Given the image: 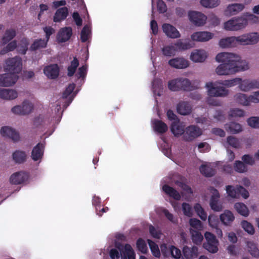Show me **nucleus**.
Segmentation results:
<instances>
[{"label": "nucleus", "mask_w": 259, "mask_h": 259, "mask_svg": "<svg viewBox=\"0 0 259 259\" xmlns=\"http://www.w3.org/2000/svg\"><path fill=\"white\" fill-rule=\"evenodd\" d=\"M4 70L8 73L0 75V86L11 87L14 85L21 73L22 66H4Z\"/></svg>", "instance_id": "nucleus-1"}, {"label": "nucleus", "mask_w": 259, "mask_h": 259, "mask_svg": "<svg viewBox=\"0 0 259 259\" xmlns=\"http://www.w3.org/2000/svg\"><path fill=\"white\" fill-rule=\"evenodd\" d=\"M168 88L171 91H191L195 89L191 81L187 78H178L168 82Z\"/></svg>", "instance_id": "nucleus-2"}, {"label": "nucleus", "mask_w": 259, "mask_h": 259, "mask_svg": "<svg viewBox=\"0 0 259 259\" xmlns=\"http://www.w3.org/2000/svg\"><path fill=\"white\" fill-rule=\"evenodd\" d=\"M215 60L221 65H237L236 63L240 62V56L232 53L221 52L217 54Z\"/></svg>", "instance_id": "nucleus-3"}, {"label": "nucleus", "mask_w": 259, "mask_h": 259, "mask_svg": "<svg viewBox=\"0 0 259 259\" xmlns=\"http://www.w3.org/2000/svg\"><path fill=\"white\" fill-rule=\"evenodd\" d=\"M247 25V20L243 17H234L224 23V28L227 30L237 31Z\"/></svg>", "instance_id": "nucleus-4"}, {"label": "nucleus", "mask_w": 259, "mask_h": 259, "mask_svg": "<svg viewBox=\"0 0 259 259\" xmlns=\"http://www.w3.org/2000/svg\"><path fill=\"white\" fill-rule=\"evenodd\" d=\"M249 66H218L215 69L219 75H228L249 69Z\"/></svg>", "instance_id": "nucleus-5"}, {"label": "nucleus", "mask_w": 259, "mask_h": 259, "mask_svg": "<svg viewBox=\"0 0 259 259\" xmlns=\"http://www.w3.org/2000/svg\"><path fill=\"white\" fill-rule=\"evenodd\" d=\"M33 109V105L28 100L23 102L21 105H17L12 108L14 114L25 115L30 113Z\"/></svg>", "instance_id": "nucleus-6"}, {"label": "nucleus", "mask_w": 259, "mask_h": 259, "mask_svg": "<svg viewBox=\"0 0 259 259\" xmlns=\"http://www.w3.org/2000/svg\"><path fill=\"white\" fill-rule=\"evenodd\" d=\"M238 42L242 45H252L259 41V34L257 32H252L237 36Z\"/></svg>", "instance_id": "nucleus-7"}, {"label": "nucleus", "mask_w": 259, "mask_h": 259, "mask_svg": "<svg viewBox=\"0 0 259 259\" xmlns=\"http://www.w3.org/2000/svg\"><path fill=\"white\" fill-rule=\"evenodd\" d=\"M201 134L202 131L200 128L195 125H192L186 128L183 138L185 141L190 142L201 136Z\"/></svg>", "instance_id": "nucleus-8"}, {"label": "nucleus", "mask_w": 259, "mask_h": 259, "mask_svg": "<svg viewBox=\"0 0 259 259\" xmlns=\"http://www.w3.org/2000/svg\"><path fill=\"white\" fill-rule=\"evenodd\" d=\"M208 95L210 97H225L228 94V90L223 87H214L212 82L207 83Z\"/></svg>", "instance_id": "nucleus-9"}, {"label": "nucleus", "mask_w": 259, "mask_h": 259, "mask_svg": "<svg viewBox=\"0 0 259 259\" xmlns=\"http://www.w3.org/2000/svg\"><path fill=\"white\" fill-rule=\"evenodd\" d=\"M190 20L196 26H202L206 23V17L203 14L196 11H190L188 13Z\"/></svg>", "instance_id": "nucleus-10"}, {"label": "nucleus", "mask_w": 259, "mask_h": 259, "mask_svg": "<svg viewBox=\"0 0 259 259\" xmlns=\"http://www.w3.org/2000/svg\"><path fill=\"white\" fill-rule=\"evenodd\" d=\"M117 248L120 252L122 259H136L135 252L131 245L126 244L123 246L118 244Z\"/></svg>", "instance_id": "nucleus-11"}, {"label": "nucleus", "mask_w": 259, "mask_h": 259, "mask_svg": "<svg viewBox=\"0 0 259 259\" xmlns=\"http://www.w3.org/2000/svg\"><path fill=\"white\" fill-rule=\"evenodd\" d=\"M239 84L240 89L244 92L253 89H259V78L253 80L241 79Z\"/></svg>", "instance_id": "nucleus-12"}, {"label": "nucleus", "mask_w": 259, "mask_h": 259, "mask_svg": "<svg viewBox=\"0 0 259 259\" xmlns=\"http://www.w3.org/2000/svg\"><path fill=\"white\" fill-rule=\"evenodd\" d=\"M162 29L165 35L169 38H178L181 36V34L177 28L170 24L164 23L162 25Z\"/></svg>", "instance_id": "nucleus-13"}, {"label": "nucleus", "mask_w": 259, "mask_h": 259, "mask_svg": "<svg viewBox=\"0 0 259 259\" xmlns=\"http://www.w3.org/2000/svg\"><path fill=\"white\" fill-rule=\"evenodd\" d=\"M1 134L3 137H8L14 142H17L20 140L18 133L9 126L2 127Z\"/></svg>", "instance_id": "nucleus-14"}, {"label": "nucleus", "mask_w": 259, "mask_h": 259, "mask_svg": "<svg viewBox=\"0 0 259 259\" xmlns=\"http://www.w3.org/2000/svg\"><path fill=\"white\" fill-rule=\"evenodd\" d=\"M44 149L45 144L38 143L32 150L31 155L32 159L35 161L41 159L44 155Z\"/></svg>", "instance_id": "nucleus-15"}, {"label": "nucleus", "mask_w": 259, "mask_h": 259, "mask_svg": "<svg viewBox=\"0 0 259 259\" xmlns=\"http://www.w3.org/2000/svg\"><path fill=\"white\" fill-rule=\"evenodd\" d=\"M28 178L27 173L20 171L13 174L10 177V181L12 184L18 185L24 183L27 180Z\"/></svg>", "instance_id": "nucleus-16"}, {"label": "nucleus", "mask_w": 259, "mask_h": 259, "mask_svg": "<svg viewBox=\"0 0 259 259\" xmlns=\"http://www.w3.org/2000/svg\"><path fill=\"white\" fill-rule=\"evenodd\" d=\"M72 34V28L70 27H65L60 30L57 35V39L61 42H66L70 38Z\"/></svg>", "instance_id": "nucleus-17"}, {"label": "nucleus", "mask_w": 259, "mask_h": 259, "mask_svg": "<svg viewBox=\"0 0 259 259\" xmlns=\"http://www.w3.org/2000/svg\"><path fill=\"white\" fill-rule=\"evenodd\" d=\"M207 57V54L204 50H195L190 55V59L195 62H203Z\"/></svg>", "instance_id": "nucleus-18"}, {"label": "nucleus", "mask_w": 259, "mask_h": 259, "mask_svg": "<svg viewBox=\"0 0 259 259\" xmlns=\"http://www.w3.org/2000/svg\"><path fill=\"white\" fill-rule=\"evenodd\" d=\"M213 34L209 32L199 31L194 33L191 35V39L197 41H206L212 38Z\"/></svg>", "instance_id": "nucleus-19"}, {"label": "nucleus", "mask_w": 259, "mask_h": 259, "mask_svg": "<svg viewBox=\"0 0 259 259\" xmlns=\"http://www.w3.org/2000/svg\"><path fill=\"white\" fill-rule=\"evenodd\" d=\"M177 110L179 114L186 115L191 113L192 108L189 102L181 101L177 104Z\"/></svg>", "instance_id": "nucleus-20"}, {"label": "nucleus", "mask_w": 259, "mask_h": 259, "mask_svg": "<svg viewBox=\"0 0 259 259\" xmlns=\"http://www.w3.org/2000/svg\"><path fill=\"white\" fill-rule=\"evenodd\" d=\"M239 44L237 37L231 36L221 39L219 45L222 48L234 47Z\"/></svg>", "instance_id": "nucleus-21"}, {"label": "nucleus", "mask_w": 259, "mask_h": 259, "mask_svg": "<svg viewBox=\"0 0 259 259\" xmlns=\"http://www.w3.org/2000/svg\"><path fill=\"white\" fill-rule=\"evenodd\" d=\"M183 253L186 259H193L197 257L198 255V247L195 246L192 247L184 246L183 248Z\"/></svg>", "instance_id": "nucleus-22"}, {"label": "nucleus", "mask_w": 259, "mask_h": 259, "mask_svg": "<svg viewBox=\"0 0 259 259\" xmlns=\"http://www.w3.org/2000/svg\"><path fill=\"white\" fill-rule=\"evenodd\" d=\"M44 72L48 78L55 79L59 74V66H46Z\"/></svg>", "instance_id": "nucleus-23"}, {"label": "nucleus", "mask_w": 259, "mask_h": 259, "mask_svg": "<svg viewBox=\"0 0 259 259\" xmlns=\"http://www.w3.org/2000/svg\"><path fill=\"white\" fill-rule=\"evenodd\" d=\"M244 8V5L242 4H233L229 5L225 11L226 15L232 16L242 11Z\"/></svg>", "instance_id": "nucleus-24"}, {"label": "nucleus", "mask_w": 259, "mask_h": 259, "mask_svg": "<svg viewBox=\"0 0 259 259\" xmlns=\"http://www.w3.org/2000/svg\"><path fill=\"white\" fill-rule=\"evenodd\" d=\"M68 15V9L67 7H62L57 10L53 18L55 22H60L64 20Z\"/></svg>", "instance_id": "nucleus-25"}, {"label": "nucleus", "mask_w": 259, "mask_h": 259, "mask_svg": "<svg viewBox=\"0 0 259 259\" xmlns=\"http://www.w3.org/2000/svg\"><path fill=\"white\" fill-rule=\"evenodd\" d=\"M17 97L18 93L15 90L0 88V98L5 100H13Z\"/></svg>", "instance_id": "nucleus-26"}, {"label": "nucleus", "mask_w": 259, "mask_h": 259, "mask_svg": "<svg viewBox=\"0 0 259 259\" xmlns=\"http://www.w3.org/2000/svg\"><path fill=\"white\" fill-rule=\"evenodd\" d=\"M170 130L175 136L177 137L184 134L185 131L184 130V126L180 123L179 120H177L172 122Z\"/></svg>", "instance_id": "nucleus-27"}, {"label": "nucleus", "mask_w": 259, "mask_h": 259, "mask_svg": "<svg viewBox=\"0 0 259 259\" xmlns=\"http://www.w3.org/2000/svg\"><path fill=\"white\" fill-rule=\"evenodd\" d=\"M225 128L228 133L236 134L242 131L241 125L235 122H230L225 125Z\"/></svg>", "instance_id": "nucleus-28"}, {"label": "nucleus", "mask_w": 259, "mask_h": 259, "mask_svg": "<svg viewBox=\"0 0 259 259\" xmlns=\"http://www.w3.org/2000/svg\"><path fill=\"white\" fill-rule=\"evenodd\" d=\"M12 158L15 163L22 164L26 161L27 155L25 151L16 150L13 153Z\"/></svg>", "instance_id": "nucleus-29"}, {"label": "nucleus", "mask_w": 259, "mask_h": 259, "mask_svg": "<svg viewBox=\"0 0 259 259\" xmlns=\"http://www.w3.org/2000/svg\"><path fill=\"white\" fill-rule=\"evenodd\" d=\"M162 190L165 194L175 200H179L181 199L180 193L174 188L170 187L168 185H164L162 187Z\"/></svg>", "instance_id": "nucleus-30"}, {"label": "nucleus", "mask_w": 259, "mask_h": 259, "mask_svg": "<svg viewBox=\"0 0 259 259\" xmlns=\"http://www.w3.org/2000/svg\"><path fill=\"white\" fill-rule=\"evenodd\" d=\"M234 218L233 213L228 210H226L220 215V220L225 225H230L234 220Z\"/></svg>", "instance_id": "nucleus-31"}, {"label": "nucleus", "mask_w": 259, "mask_h": 259, "mask_svg": "<svg viewBox=\"0 0 259 259\" xmlns=\"http://www.w3.org/2000/svg\"><path fill=\"white\" fill-rule=\"evenodd\" d=\"M153 124L154 131L158 133L163 134L168 130L167 125L161 120L155 119Z\"/></svg>", "instance_id": "nucleus-32"}, {"label": "nucleus", "mask_w": 259, "mask_h": 259, "mask_svg": "<svg viewBox=\"0 0 259 259\" xmlns=\"http://www.w3.org/2000/svg\"><path fill=\"white\" fill-rule=\"evenodd\" d=\"M16 35V32L14 29H7L2 38L3 45H6L11 41Z\"/></svg>", "instance_id": "nucleus-33"}, {"label": "nucleus", "mask_w": 259, "mask_h": 259, "mask_svg": "<svg viewBox=\"0 0 259 259\" xmlns=\"http://www.w3.org/2000/svg\"><path fill=\"white\" fill-rule=\"evenodd\" d=\"M174 46L177 51H185L192 48V45L189 40H185L184 41L182 39L178 40Z\"/></svg>", "instance_id": "nucleus-34"}, {"label": "nucleus", "mask_w": 259, "mask_h": 259, "mask_svg": "<svg viewBox=\"0 0 259 259\" xmlns=\"http://www.w3.org/2000/svg\"><path fill=\"white\" fill-rule=\"evenodd\" d=\"M200 172L206 177H211L215 175L216 171L212 167L207 165H202L199 168Z\"/></svg>", "instance_id": "nucleus-35"}, {"label": "nucleus", "mask_w": 259, "mask_h": 259, "mask_svg": "<svg viewBox=\"0 0 259 259\" xmlns=\"http://www.w3.org/2000/svg\"><path fill=\"white\" fill-rule=\"evenodd\" d=\"M247 247L250 254L255 258L259 257V249L257 245L252 241H248L247 242Z\"/></svg>", "instance_id": "nucleus-36"}, {"label": "nucleus", "mask_w": 259, "mask_h": 259, "mask_svg": "<svg viewBox=\"0 0 259 259\" xmlns=\"http://www.w3.org/2000/svg\"><path fill=\"white\" fill-rule=\"evenodd\" d=\"M47 43L48 41L45 39H36L30 46V49L31 51H34L41 48H45L46 47Z\"/></svg>", "instance_id": "nucleus-37"}, {"label": "nucleus", "mask_w": 259, "mask_h": 259, "mask_svg": "<svg viewBox=\"0 0 259 259\" xmlns=\"http://www.w3.org/2000/svg\"><path fill=\"white\" fill-rule=\"evenodd\" d=\"M236 101L243 105H248L250 103V96L247 97L246 95L244 94H237L235 97Z\"/></svg>", "instance_id": "nucleus-38"}, {"label": "nucleus", "mask_w": 259, "mask_h": 259, "mask_svg": "<svg viewBox=\"0 0 259 259\" xmlns=\"http://www.w3.org/2000/svg\"><path fill=\"white\" fill-rule=\"evenodd\" d=\"M234 208L240 214L247 217L249 214V211L247 206L243 203H236L234 205Z\"/></svg>", "instance_id": "nucleus-39"}, {"label": "nucleus", "mask_w": 259, "mask_h": 259, "mask_svg": "<svg viewBox=\"0 0 259 259\" xmlns=\"http://www.w3.org/2000/svg\"><path fill=\"white\" fill-rule=\"evenodd\" d=\"M28 45L29 41L26 38L21 39L18 47L19 53L22 55H25L28 50Z\"/></svg>", "instance_id": "nucleus-40"}, {"label": "nucleus", "mask_w": 259, "mask_h": 259, "mask_svg": "<svg viewBox=\"0 0 259 259\" xmlns=\"http://www.w3.org/2000/svg\"><path fill=\"white\" fill-rule=\"evenodd\" d=\"M192 235V239L194 243L198 245L201 244L203 237L199 231H195L193 229L190 230Z\"/></svg>", "instance_id": "nucleus-41"}, {"label": "nucleus", "mask_w": 259, "mask_h": 259, "mask_svg": "<svg viewBox=\"0 0 259 259\" xmlns=\"http://www.w3.org/2000/svg\"><path fill=\"white\" fill-rule=\"evenodd\" d=\"M177 49L174 45L166 46L162 49V53L166 57H171L175 55Z\"/></svg>", "instance_id": "nucleus-42"}, {"label": "nucleus", "mask_w": 259, "mask_h": 259, "mask_svg": "<svg viewBox=\"0 0 259 259\" xmlns=\"http://www.w3.org/2000/svg\"><path fill=\"white\" fill-rule=\"evenodd\" d=\"M239 186H237L236 188L231 185L226 186L227 193L228 196L232 198L239 197Z\"/></svg>", "instance_id": "nucleus-43"}, {"label": "nucleus", "mask_w": 259, "mask_h": 259, "mask_svg": "<svg viewBox=\"0 0 259 259\" xmlns=\"http://www.w3.org/2000/svg\"><path fill=\"white\" fill-rule=\"evenodd\" d=\"M220 3V0H201V5L208 8H213L217 7Z\"/></svg>", "instance_id": "nucleus-44"}, {"label": "nucleus", "mask_w": 259, "mask_h": 259, "mask_svg": "<svg viewBox=\"0 0 259 259\" xmlns=\"http://www.w3.org/2000/svg\"><path fill=\"white\" fill-rule=\"evenodd\" d=\"M148 242L153 256L159 257L160 256V252L158 245L153 241L148 239Z\"/></svg>", "instance_id": "nucleus-45"}, {"label": "nucleus", "mask_w": 259, "mask_h": 259, "mask_svg": "<svg viewBox=\"0 0 259 259\" xmlns=\"http://www.w3.org/2000/svg\"><path fill=\"white\" fill-rule=\"evenodd\" d=\"M241 78H235L231 80H221L219 83L227 87H232L240 83Z\"/></svg>", "instance_id": "nucleus-46"}, {"label": "nucleus", "mask_w": 259, "mask_h": 259, "mask_svg": "<svg viewBox=\"0 0 259 259\" xmlns=\"http://www.w3.org/2000/svg\"><path fill=\"white\" fill-rule=\"evenodd\" d=\"M194 210L200 219L205 221L207 219V214L199 203H196L194 206Z\"/></svg>", "instance_id": "nucleus-47"}, {"label": "nucleus", "mask_w": 259, "mask_h": 259, "mask_svg": "<svg viewBox=\"0 0 259 259\" xmlns=\"http://www.w3.org/2000/svg\"><path fill=\"white\" fill-rule=\"evenodd\" d=\"M168 65H189V61L183 57H177L168 61Z\"/></svg>", "instance_id": "nucleus-48"}, {"label": "nucleus", "mask_w": 259, "mask_h": 259, "mask_svg": "<svg viewBox=\"0 0 259 259\" xmlns=\"http://www.w3.org/2000/svg\"><path fill=\"white\" fill-rule=\"evenodd\" d=\"M234 167L235 171L240 173L244 172L247 170V167L246 165L242 161L240 160L235 161Z\"/></svg>", "instance_id": "nucleus-49"}, {"label": "nucleus", "mask_w": 259, "mask_h": 259, "mask_svg": "<svg viewBox=\"0 0 259 259\" xmlns=\"http://www.w3.org/2000/svg\"><path fill=\"white\" fill-rule=\"evenodd\" d=\"M241 224L242 228L249 234L253 235L254 233V227L251 223L246 221H243Z\"/></svg>", "instance_id": "nucleus-50"}, {"label": "nucleus", "mask_w": 259, "mask_h": 259, "mask_svg": "<svg viewBox=\"0 0 259 259\" xmlns=\"http://www.w3.org/2000/svg\"><path fill=\"white\" fill-rule=\"evenodd\" d=\"M218 243H204L203 247L209 252L214 253L218 251Z\"/></svg>", "instance_id": "nucleus-51"}, {"label": "nucleus", "mask_w": 259, "mask_h": 259, "mask_svg": "<svg viewBox=\"0 0 259 259\" xmlns=\"http://www.w3.org/2000/svg\"><path fill=\"white\" fill-rule=\"evenodd\" d=\"M189 223L191 227L196 229V231L201 230L203 228L201 222L197 219H191L189 221Z\"/></svg>", "instance_id": "nucleus-52"}, {"label": "nucleus", "mask_w": 259, "mask_h": 259, "mask_svg": "<svg viewBox=\"0 0 259 259\" xmlns=\"http://www.w3.org/2000/svg\"><path fill=\"white\" fill-rule=\"evenodd\" d=\"M137 246L138 249L142 253H145L147 250V246L144 240L139 238L137 241Z\"/></svg>", "instance_id": "nucleus-53"}, {"label": "nucleus", "mask_w": 259, "mask_h": 259, "mask_svg": "<svg viewBox=\"0 0 259 259\" xmlns=\"http://www.w3.org/2000/svg\"><path fill=\"white\" fill-rule=\"evenodd\" d=\"M227 143L232 147L238 148L240 147V144L238 139L233 136H230L227 138Z\"/></svg>", "instance_id": "nucleus-54"}, {"label": "nucleus", "mask_w": 259, "mask_h": 259, "mask_svg": "<svg viewBox=\"0 0 259 259\" xmlns=\"http://www.w3.org/2000/svg\"><path fill=\"white\" fill-rule=\"evenodd\" d=\"M88 54L85 52H83L82 54V58L78 60L76 57H74L73 60L71 61L70 65H79V62L83 65L88 59Z\"/></svg>", "instance_id": "nucleus-55"}, {"label": "nucleus", "mask_w": 259, "mask_h": 259, "mask_svg": "<svg viewBox=\"0 0 259 259\" xmlns=\"http://www.w3.org/2000/svg\"><path fill=\"white\" fill-rule=\"evenodd\" d=\"M17 44L16 40L10 41L8 43L4 50L2 51V54L14 51L17 48Z\"/></svg>", "instance_id": "nucleus-56"}, {"label": "nucleus", "mask_w": 259, "mask_h": 259, "mask_svg": "<svg viewBox=\"0 0 259 259\" xmlns=\"http://www.w3.org/2000/svg\"><path fill=\"white\" fill-rule=\"evenodd\" d=\"M149 233L150 235L155 238L160 239L161 232V231L158 229H156L152 225H150L149 227Z\"/></svg>", "instance_id": "nucleus-57"}, {"label": "nucleus", "mask_w": 259, "mask_h": 259, "mask_svg": "<svg viewBox=\"0 0 259 259\" xmlns=\"http://www.w3.org/2000/svg\"><path fill=\"white\" fill-rule=\"evenodd\" d=\"M219 199H210V206L211 208L215 211H220L222 210V206L219 203Z\"/></svg>", "instance_id": "nucleus-58"}, {"label": "nucleus", "mask_w": 259, "mask_h": 259, "mask_svg": "<svg viewBox=\"0 0 259 259\" xmlns=\"http://www.w3.org/2000/svg\"><path fill=\"white\" fill-rule=\"evenodd\" d=\"M87 66H81L78 68V71L75 74V76L78 78H84L87 75Z\"/></svg>", "instance_id": "nucleus-59"}, {"label": "nucleus", "mask_w": 259, "mask_h": 259, "mask_svg": "<svg viewBox=\"0 0 259 259\" xmlns=\"http://www.w3.org/2000/svg\"><path fill=\"white\" fill-rule=\"evenodd\" d=\"M89 33V28L87 26H84L80 33V39L82 42H85L88 40Z\"/></svg>", "instance_id": "nucleus-60"}, {"label": "nucleus", "mask_w": 259, "mask_h": 259, "mask_svg": "<svg viewBox=\"0 0 259 259\" xmlns=\"http://www.w3.org/2000/svg\"><path fill=\"white\" fill-rule=\"evenodd\" d=\"M175 184L182 188L184 191L188 193H192L193 191L190 187H189L186 183L180 181H176L175 182Z\"/></svg>", "instance_id": "nucleus-61"}, {"label": "nucleus", "mask_w": 259, "mask_h": 259, "mask_svg": "<svg viewBox=\"0 0 259 259\" xmlns=\"http://www.w3.org/2000/svg\"><path fill=\"white\" fill-rule=\"evenodd\" d=\"M6 65H22V61L20 57L16 56L8 59L6 61Z\"/></svg>", "instance_id": "nucleus-62"}, {"label": "nucleus", "mask_w": 259, "mask_h": 259, "mask_svg": "<svg viewBox=\"0 0 259 259\" xmlns=\"http://www.w3.org/2000/svg\"><path fill=\"white\" fill-rule=\"evenodd\" d=\"M248 124L252 127L258 128L259 127V117H251L247 120Z\"/></svg>", "instance_id": "nucleus-63"}, {"label": "nucleus", "mask_w": 259, "mask_h": 259, "mask_svg": "<svg viewBox=\"0 0 259 259\" xmlns=\"http://www.w3.org/2000/svg\"><path fill=\"white\" fill-rule=\"evenodd\" d=\"M157 7L159 13H164L167 11V6L163 0H158Z\"/></svg>", "instance_id": "nucleus-64"}]
</instances>
